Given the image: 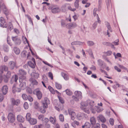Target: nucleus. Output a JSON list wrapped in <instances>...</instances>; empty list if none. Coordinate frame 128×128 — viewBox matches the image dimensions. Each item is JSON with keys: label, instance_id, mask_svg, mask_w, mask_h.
Here are the masks:
<instances>
[{"label": "nucleus", "instance_id": "nucleus-15", "mask_svg": "<svg viewBox=\"0 0 128 128\" xmlns=\"http://www.w3.org/2000/svg\"><path fill=\"white\" fill-rule=\"evenodd\" d=\"M75 96L81 99L82 98V93L81 92L78 91H76L74 92Z\"/></svg>", "mask_w": 128, "mask_h": 128}, {"label": "nucleus", "instance_id": "nucleus-56", "mask_svg": "<svg viewBox=\"0 0 128 128\" xmlns=\"http://www.w3.org/2000/svg\"><path fill=\"white\" fill-rule=\"evenodd\" d=\"M1 67L2 68V69L3 70H4L5 71H7L8 68V67L7 66L5 65H4L2 66Z\"/></svg>", "mask_w": 128, "mask_h": 128}, {"label": "nucleus", "instance_id": "nucleus-42", "mask_svg": "<svg viewBox=\"0 0 128 128\" xmlns=\"http://www.w3.org/2000/svg\"><path fill=\"white\" fill-rule=\"evenodd\" d=\"M81 108L82 109H83L84 108H86L85 107H86L87 106V104L86 103H84V102H82L81 104Z\"/></svg>", "mask_w": 128, "mask_h": 128}, {"label": "nucleus", "instance_id": "nucleus-60", "mask_svg": "<svg viewBox=\"0 0 128 128\" xmlns=\"http://www.w3.org/2000/svg\"><path fill=\"white\" fill-rule=\"evenodd\" d=\"M109 122L111 125L113 126L114 125V121L113 118H110L109 120Z\"/></svg>", "mask_w": 128, "mask_h": 128}, {"label": "nucleus", "instance_id": "nucleus-51", "mask_svg": "<svg viewBox=\"0 0 128 128\" xmlns=\"http://www.w3.org/2000/svg\"><path fill=\"white\" fill-rule=\"evenodd\" d=\"M98 24L97 22L96 21L92 25V28L94 29L96 27Z\"/></svg>", "mask_w": 128, "mask_h": 128}, {"label": "nucleus", "instance_id": "nucleus-17", "mask_svg": "<svg viewBox=\"0 0 128 128\" xmlns=\"http://www.w3.org/2000/svg\"><path fill=\"white\" fill-rule=\"evenodd\" d=\"M97 63L98 65L100 68H104L103 66L104 65L103 61L101 59H98L97 60Z\"/></svg>", "mask_w": 128, "mask_h": 128}, {"label": "nucleus", "instance_id": "nucleus-61", "mask_svg": "<svg viewBox=\"0 0 128 128\" xmlns=\"http://www.w3.org/2000/svg\"><path fill=\"white\" fill-rule=\"evenodd\" d=\"M48 88L50 91L51 92V93H52V94L54 93L53 91L54 89L51 86H48Z\"/></svg>", "mask_w": 128, "mask_h": 128}, {"label": "nucleus", "instance_id": "nucleus-35", "mask_svg": "<svg viewBox=\"0 0 128 128\" xmlns=\"http://www.w3.org/2000/svg\"><path fill=\"white\" fill-rule=\"evenodd\" d=\"M18 78L17 75H15L12 76L11 80H12L14 81L15 82H16L18 80Z\"/></svg>", "mask_w": 128, "mask_h": 128}, {"label": "nucleus", "instance_id": "nucleus-8", "mask_svg": "<svg viewBox=\"0 0 128 128\" xmlns=\"http://www.w3.org/2000/svg\"><path fill=\"white\" fill-rule=\"evenodd\" d=\"M0 26L3 28L7 27L6 23L4 18L2 17L0 18Z\"/></svg>", "mask_w": 128, "mask_h": 128}, {"label": "nucleus", "instance_id": "nucleus-28", "mask_svg": "<svg viewBox=\"0 0 128 128\" xmlns=\"http://www.w3.org/2000/svg\"><path fill=\"white\" fill-rule=\"evenodd\" d=\"M28 64L31 68H35L36 63L33 62L31 61H30L28 62Z\"/></svg>", "mask_w": 128, "mask_h": 128}, {"label": "nucleus", "instance_id": "nucleus-32", "mask_svg": "<svg viewBox=\"0 0 128 128\" xmlns=\"http://www.w3.org/2000/svg\"><path fill=\"white\" fill-rule=\"evenodd\" d=\"M50 122L52 124H54L56 121V119L55 117L53 118L51 116L50 118Z\"/></svg>", "mask_w": 128, "mask_h": 128}, {"label": "nucleus", "instance_id": "nucleus-19", "mask_svg": "<svg viewBox=\"0 0 128 128\" xmlns=\"http://www.w3.org/2000/svg\"><path fill=\"white\" fill-rule=\"evenodd\" d=\"M2 92L4 94H6L8 90V88L6 86H4L2 88Z\"/></svg>", "mask_w": 128, "mask_h": 128}, {"label": "nucleus", "instance_id": "nucleus-31", "mask_svg": "<svg viewBox=\"0 0 128 128\" xmlns=\"http://www.w3.org/2000/svg\"><path fill=\"white\" fill-rule=\"evenodd\" d=\"M13 28V26L12 24L10 22H9L8 25L7 29L10 30H11Z\"/></svg>", "mask_w": 128, "mask_h": 128}, {"label": "nucleus", "instance_id": "nucleus-10", "mask_svg": "<svg viewBox=\"0 0 128 128\" xmlns=\"http://www.w3.org/2000/svg\"><path fill=\"white\" fill-rule=\"evenodd\" d=\"M8 64L10 68L12 70L14 69L15 67L17 68L16 61H10L9 62Z\"/></svg>", "mask_w": 128, "mask_h": 128}, {"label": "nucleus", "instance_id": "nucleus-6", "mask_svg": "<svg viewBox=\"0 0 128 128\" xmlns=\"http://www.w3.org/2000/svg\"><path fill=\"white\" fill-rule=\"evenodd\" d=\"M34 92L36 93L37 98L39 100L41 99L42 96V94L39 89H36L34 90Z\"/></svg>", "mask_w": 128, "mask_h": 128}, {"label": "nucleus", "instance_id": "nucleus-50", "mask_svg": "<svg viewBox=\"0 0 128 128\" xmlns=\"http://www.w3.org/2000/svg\"><path fill=\"white\" fill-rule=\"evenodd\" d=\"M26 92L28 94H32V90L31 88H27L26 90Z\"/></svg>", "mask_w": 128, "mask_h": 128}, {"label": "nucleus", "instance_id": "nucleus-4", "mask_svg": "<svg viewBox=\"0 0 128 128\" xmlns=\"http://www.w3.org/2000/svg\"><path fill=\"white\" fill-rule=\"evenodd\" d=\"M48 9L49 10H51L53 14L59 12L60 11V10L59 8H54L52 6H50Z\"/></svg>", "mask_w": 128, "mask_h": 128}, {"label": "nucleus", "instance_id": "nucleus-13", "mask_svg": "<svg viewBox=\"0 0 128 128\" xmlns=\"http://www.w3.org/2000/svg\"><path fill=\"white\" fill-rule=\"evenodd\" d=\"M12 104L13 105H18L20 103V101L19 99L15 100L14 98L11 99Z\"/></svg>", "mask_w": 128, "mask_h": 128}, {"label": "nucleus", "instance_id": "nucleus-33", "mask_svg": "<svg viewBox=\"0 0 128 128\" xmlns=\"http://www.w3.org/2000/svg\"><path fill=\"white\" fill-rule=\"evenodd\" d=\"M15 88L14 86L12 88V91L14 93L15 92H20L21 90L22 89V88L21 89V88H16V90L15 91H14V88Z\"/></svg>", "mask_w": 128, "mask_h": 128}, {"label": "nucleus", "instance_id": "nucleus-64", "mask_svg": "<svg viewBox=\"0 0 128 128\" xmlns=\"http://www.w3.org/2000/svg\"><path fill=\"white\" fill-rule=\"evenodd\" d=\"M84 110V111L86 113L88 114L90 113V111L89 110V109H88L86 108H84V109H83Z\"/></svg>", "mask_w": 128, "mask_h": 128}, {"label": "nucleus", "instance_id": "nucleus-63", "mask_svg": "<svg viewBox=\"0 0 128 128\" xmlns=\"http://www.w3.org/2000/svg\"><path fill=\"white\" fill-rule=\"evenodd\" d=\"M114 68L116 70H117L118 72H120L121 71V70L118 67L116 66H114Z\"/></svg>", "mask_w": 128, "mask_h": 128}, {"label": "nucleus", "instance_id": "nucleus-34", "mask_svg": "<svg viewBox=\"0 0 128 128\" xmlns=\"http://www.w3.org/2000/svg\"><path fill=\"white\" fill-rule=\"evenodd\" d=\"M87 43L88 46H92L94 44V42L91 40H88L87 42Z\"/></svg>", "mask_w": 128, "mask_h": 128}, {"label": "nucleus", "instance_id": "nucleus-3", "mask_svg": "<svg viewBox=\"0 0 128 128\" xmlns=\"http://www.w3.org/2000/svg\"><path fill=\"white\" fill-rule=\"evenodd\" d=\"M1 8L3 10L5 14L6 15L8 14V11L5 6L4 4V3L2 4L1 3H0V13L1 11Z\"/></svg>", "mask_w": 128, "mask_h": 128}, {"label": "nucleus", "instance_id": "nucleus-41", "mask_svg": "<svg viewBox=\"0 0 128 128\" xmlns=\"http://www.w3.org/2000/svg\"><path fill=\"white\" fill-rule=\"evenodd\" d=\"M26 117L27 120L28 121L31 118V115L30 113H28L26 114Z\"/></svg>", "mask_w": 128, "mask_h": 128}, {"label": "nucleus", "instance_id": "nucleus-57", "mask_svg": "<svg viewBox=\"0 0 128 128\" xmlns=\"http://www.w3.org/2000/svg\"><path fill=\"white\" fill-rule=\"evenodd\" d=\"M24 106L25 109H27L28 108V103L27 102H25L24 104Z\"/></svg>", "mask_w": 128, "mask_h": 128}, {"label": "nucleus", "instance_id": "nucleus-5", "mask_svg": "<svg viewBox=\"0 0 128 128\" xmlns=\"http://www.w3.org/2000/svg\"><path fill=\"white\" fill-rule=\"evenodd\" d=\"M87 117V115L83 113L78 112L77 115V118L80 120L84 118H86Z\"/></svg>", "mask_w": 128, "mask_h": 128}, {"label": "nucleus", "instance_id": "nucleus-18", "mask_svg": "<svg viewBox=\"0 0 128 128\" xmlns=\"http://www.w3.org/2000/svg\"><path fill=\"white\" fill-rule=\"evenodd\" d=\"M26 72L24 70H19V74L21 75L19 78L22 76H25L26 77Z\"/></svg>", "mask_w": 128, "mask_h": 128}, {"label": "nucleus", "instance_id": "nucleus-9", "mask_svg": "<svg viewBox=\"0 0 128 128\" xmlns=\"http://www.w3.org/2000/svg\"><path fill=\"white\" fill-rule=\"evenodd\" d=\"M97 119L98 122L100 121L102 123H104L106 121V118L102 114H100L97 116Z\"/></svg>", "mask_w": 128, "mask_h": 128}, {"label": "nucleus", "instance_id": "nucleus-1", "mask_svg": "<svg viewBox=\"0 0 128 128\" xmlns=\"http://www.w3.org/2000/svg\"><path fill=\"white\" fill-rule=\"evenodd\" d=\"M26 77L25 76L21 77L19 78V80L20 82L19 86L20 88H24L26 86V82H25Z\"/></svg>", "mask_w": 128, "mask_h": 128}, {"label": "nucleus", "instance_id": "nucleus-52", "mask_svg": "<svg viewBox=\"0 0 128 128\" xmlns=\"http://www.w3.org/2000/svg\"><path fill=\"white\" fill-rule=\"evenodd\" d=\"M72 98L76 102H78L79 100V99H80V98H78L76 97V96H72Z\"/></svg>", "mask_w": 128, "mask_h": 128}, {"label": "nucleus", "instance_id": "nucleus-46", "mask_svg": "<svg viewBox=\"0 0 128 128\" xmlns=\"http://www.w3.org/2000/svg\"><path fill=\"white\" fill-rule=\"evenodd\" d=\"M11 72L10 71H8L6 74L4 75V76L10 78L11 77Z\"/></svg>", "mask_w": 128, "mask_h": 128}, {"label": "nucleus", "instance_id": "nucleus-38", "mask_svg": "<svg viewBox=\"0 0 128 128\" xmlns=\"http://www.w3.org/2000/svg\"><path fill=\"white\" fill-rule=\"evenodd\" d=\"M79 1V0H76L74 2V6L76 8H78Z\"/></svg>", "mask_w": 128, "mask_h": 128}, {"label": "nucleus", "instance_id": "nucleus-12", "mask_svg": "<svg viewBox=\"0 0 128 128\" xmlns=\"http://www.w3.org/2000/svg\"><path fill=\"white\" fill-rule=\"evenodd\" d=\"M68 111L69 114L71 116V119L72 120H74L76 116V113L74 112L71 111L70 109H68Z\"/></svg>", "mask_w": 128, "mask_h": 128}, {"label": "nucleus", "instance_id": "nucleus-2", "mask_svg": "<svg viewBox=\"0 0 128 128\" xmlns=\"http://www.w3.org/2000/svg\"><path fill=\"white\" fill-rule=\"evenodd\" d=\"M12 38L16 45H19L20 44L21 42V40L18 37V36H12Z\"/></svg>", "mask_w": 128, "mask_h": 128}, {"label": "nucleus", "instance_id": "nucleus-62", "mask_svg": "<svg viewBox=\"0 0 128 128\" xmlns=\"http://www.w3.org/2000/svg\"><path fill=\"white\" fill-rule=\"evenodd\" d=\"M97 10V8H94L93 10V15L94 16H97V14H96V12Z\"/></svg>", "mask_w": 128, "mask_h": 128}, {"label": "nucleus", "instance_id": "nucleus-25", "mask_svg": "<svg viewBox=\"0 0 128 128\" xmlns=\"http://www.w3.org/2000/svg\"><path fill=\"white\" fill-rule=\"evenodd\" d=\"M28 121L32 125L35 124L37 122L36 120L34 118H31Z\"/></svg>", "mask_w": 128, "mask_h": 128}, {"label": "nucleus", "instance_id": "nucleus-40", "mask_svg": "<svg viewBox=\"0 0 128 128\" xmlns=\"http://www.w3.org/2000/svg\"><path fill=\"white\" fill-rule=\"evenodd\" d=\"M57 110L59 111L60 109L62 110V108L59 104L57 105L54 107Z\"/></svg>", "mask_w": 128, "mask_h": 128}, {"label": "nucleus", "instance_id": "nucleus-23", "mask_svg": "<svg viewBox=\"0 0 128 128\" xmlns=\"http://www.w3.org/2000/svg\"><path fill=\"white\" fill-rule=\"evenodd\" d=\"M13 50L14 53L16 54H19L20 52V49L18 48L15 46L13 48Z\"/></svg>", "mask_w": 128, "mask_h": 128}, {"label": "nucleus", "instance_id": "nucleus-49", "mask_svg": "<svg viewBox=\"0 0 128 128\" xmlns=\"http://www.w3.org/2000/svg\"><path fill=\"white\" fill-rule=\"evenodd\" d=\"M3 49L4 51L7 52L8 51L9 48L7 46L5 45L4 46Z\"/></svg>", "mask_w": 128, "mask_h": 128}, {"label": "nucleus", "instance_id": "nucleus-36", "mask_svg": "<svg viewBox=\"0 0 128 128\" xmlns=\"http://www.w3.org/2000/svg\"><path fill=\"white\" fill-rule=\"evenodd\" d=\"M62 75L66 80H68L69 78L67 74L64 73H62Z\"/></svg>", "mask_w": 128, "mask_h": 128}, {"label": "nucleus", "instance_id": "nucleus-47", "mask_svg": "<svg viewBox=\"0 0 128 128\" xmlns=\"http://www.w3.org/2000/svg\"><path fill=\"white\" fill-rule=\"evenodd\" d=\"M59 118L60 121L63 122L64 121V117L63 114H60L59 116Z\"/></svg>", "mask_w": 128, "mask_h": 128}, {"label": "nucleus", "instance_id": "nucleus-20", "mask_svg": "<svg viewBox=\"0 0 128 128\" xmlns=\"http://www.w3.org/2000/svg\"><path fill=\"white\" fill-rule=\"evenodd\" d=\"M90 120L92 126H94L96 124V120L95 117L93 116L91 117L90 119Z\"/></svg>", "mask_w": 128, "mask_h": 128}, {"label": "nucleus", "instance_id": "nucleus-16", "mask_svg": "<svg viewBox=\"0 0 128 128\" xmlns=\"http://www.w3.org/2000/svg\"><path fill=\"white\" fill-rule=\"evenodd\" d=\"M71 44L72 45H82L83 44H85V43L84 42H82L79 41H75L72 42Z\"/></svg>", "mask_w": 128, "mask_h": 128}, {"label": "nucleus", "instance_id": "nucleus-27", "mask_svg": "<svg viewBox=\"0 0 128 128\" xmlns=\"http://www.w3.org/2000/svg\"><path fill=\"white\" fill-rule=\"evenodd\" d=\"M91 126L90 124L88 122H85L84 125L82 126V128H90Z\"/></svg>", "mask_w": 128, "mask_h": 128}, {"label": "nucleus", "instance_id": "nucleus-59", "mask_svg": "<svg viewBox=\"0 0 128 128\" xmlns=\"http://www.w3.org/2000/svg\"><path fill=\"white\" fill-rule=\"evenodd\" d=\"M61 25L62 27H64L65 26L66 24L64 21V20H62L61 22Z\"/></svg>", "mask_w": 128, "mask_h": 128}, {"label": "nucleus", "instance_id": "nucleus-30", "mask_svg": "<svg viewBox=\"0 0 128 128\" xmlns=\"http://www.w3.org/2000/svg\"><path fill=\"white\" fill-rule=\"evenodd\" d=\"M69 28H74L77 26L76 24L75 23H70L68 24Z\"/></svg>", "mask_w": 128, "mask_h": 128}, {"label": "nucleus", "instance_id": "nucleus-45", "mask_svg": "<svg viewBox=\"0 0 128 128\" xmlns=\"http://www.w3.org/2000/svg\"><path fill=\"white\" fill-rule=\"evenodd\" d=\"M96 108V110L98 112H102L103 110V108H100L97 106H95Z\"/></svg>", "mask_w": 128, "mask_h": 128}, {"label": "nucleus", "instance_id": "nucleus-39", "mask_svg": "<svg viewBox=\"0 0 128 128\" xmlns=\"http://www.w3.org/2000/svg\"><path fill=\"white\" fill-rule=\"evenodd\" d=\"M55 86L56 88L58 89H60L62 88V86L58 83L56 82Z\"/></svg>", "mask_w": 128, "mask_h": 128}, {"label": "nucleus", "instance_id": "nucleus-26", "mask_svg": "<svg viewBox=\"0 0 128 128\" xmlns=\"http://www.w3.org/2000/svg\"><path fill=\"white\" fill-rule=\"evenodd\" d=\"M18 120L20 122H23L24 121V118L23 117L20 115H18L17 116Z\"/></svg>", "mask_w": 128, "mask_h": 128}, {"label": "nucleus", "instance_id": "nucleus-7", "mask_svg": "<svg viewBox=\"0 0 128 128\" xmlns=\"http://www.w3.org/2000/svg\"><path fill=\"white\" fill-rule=\"evenodd\" d=\"M8 120L11 123H13L15 120V117L14 115L12 113L10 112L8 116Z\"/></svg>", "mask_w": 128, "mask_h": 128}, {"label": "nucleus", "instance_id": "nucleus-54", "mask_svg": "<svg viewBox=\"0 0 128 128\" xmlns=\"http://www.w3.org/2000/svg\"><path fill=\"white\" fill-rule=\"evenodd\" d=\"M42 62H43L45 64L47 65L48 66L50 67L51 68H52L53 67V66H52L48 63L46 61H42Z\"/></svg>", "mask_w": 128, "mask_h": 128}, {"label": "nucleus", "instance_id": "nucleus-24", "mask_svg": "<svg viewBox=\"0 0 128 128\" xmlns=\"http://www.w3.org/2000/svg\"><path fill=\"white\" fill-rule=\"evenodd\" d=\"M106 2L107 6V8L108 10L110 8V5H111V0H106Z\"/></svg>", "mask_w": 128, "mask_h": 128}, {"label": "nucleus", "instance_id": "nucleus-22", "mask_svg": "<svg viewBox=\"0 0 128 128\" xmlns=\"http://www.w3.org/2000/svg\"><path fill=\"white\" fill-rule=\"evenodd\" d=\"M35 79L31 78H30L29 80L33 85H37L38 84V82Z\"/></svg>", "mask_w": 128, "mask_h": 128}, {"label": "nucleus", "instance_id": "nucleus-55", "mask_svg": "<svg viewBox=\"0 0 128 128\" xmlns=\"http://www.w3.org/2000/svg\"><path fill=\"white\" fill-rule=\"evenodd\" d=\"M94 102L93 101H92V100L91 101H90V106H90L91 109H90L91 110L92 109V108L94 105Z\"/></svg>", "mask_w": 128, "mask_h": 128}, {"label": "nucleus", "instance_id": "nucleus-11", "mask_svg": "<svg viewBox=\"0 0 128 128\" xmlns=\"http://www.w3.org/2000/svg\"><path fill=\"white\" fill-rule=\"evenodd\" d=\"M50 104V101L49 99L47 98H45L44 101L42 102L43 106L45 108H47L48 107V105Z\"/></svg>", "mask_w": 128, "mask_h": 128}, {"label": "nucleus", "instance_id": "nucleus-29", "mask_svg": "<svg viewBox=\"0 0 128 128\" xmlns=\"http://www.w3.org/2000/svg\"><path fill=\"white\" fill-rule=\"evenodd\" d=\"M30 52H28L26 50L23 51L21 53V54L22 56L24 57H26V54H28L27 58L30 56V54H29Z\"/></svg>", "mask_w": 128, "mask_h": 128}, {"label": "nucleus", "instance_id": "nucleus-48", "mask_svg": "<svg viewBox=\"0 0 128 128\" xmlns=\"http://www.w3.org/2000/svg\"><path fill=\"white\" fill-rule=\"evenodd\" d=\"M100 124L98 123L96 124L95 126H93L91 127V128H100Z\"/></svg>", "mask_w": 128, "mask_h": 128}, {"label": "nucleus", "instance_id": "nucleus-37", "mask_svg": "<svg viewBox=\"0 0 128 128\" xmlns=\"http://www.w3.org/2000/svg\"><path fill=\"white\" fill-rule=\"evenodd\" d=\"M46 108L43 106L41 107L40 108V111L42 113H45L46 112Z\"/></svg>", "mask_w": 128, "mask_h": 128}, {"label": "nucleus", "instance_id": "nucleus-58", "mask_svg": "<svg viewBox=\"0 0 128 128\" xmlns=\"http://www.w3.org/2000/svg\"><path fill=\"white\" fill-rule=\"evenodd\" d=\"M65 91H66V94L70 96L72 94V93L68 89H66L64 92Z\"/></svg>", "mask_w": 128, "mask_h": 128}, {"label": "nucleus", "instance_id": "nucleus-53", "mask_svg": "<svg viewBox=\"0 0 128 128\" xmlns=\"http://www.w3.org/2000/svg\"><path fill=\"white\" fill-rule=\"evenodd\" d=\"M27 96L25 94H23L22 96V97L23 99L24 100H26L28 98Z\"/></svg>", "mask_w": 128, "mask_h": 128}, {"label": "nucleus", "instance_id": "nucleus-14", "mask_svg": "<svg viewBox=\"0 0 128 128\" xmlns=\"http://www.w3.org/2000/svg\"><path fill=\"white\" fill-rule=\"evenodd\" d=\"M31 75L32 78H33L34 79H36L39 77V74L38 72L34 71L31 73Z\"/></svg>", "mask_w": 128, "mask_h": 128}, {"label": "nucleus", "instance_id": "nucleus-21", "mask_svg": "<svg viewBox=\"0 0 128 128\" xmlns=\"http://www.w3.org/2000/svg\"><path fill=\"white\" fill-rule=\"evenodd\" d=\"M105 24L106 26L108 29L107 30H108L110 31L111 32H112V30L110 23L107 22H105Z\"/></svg>", "mask_w": 128, "mask_h": 128}, {"label": "nucleus", "instance_id": "nucleus-44", "mask_svg": "<svg viewBox=\"0 0 128 128\" xmlns=\"http://www.w3.org/2000/svg\"><path fill=\"white\" fill-rule=\"evenodd\" d=\"M58 97L59 99L60 102L62 104H64V102L63 98L58 96Z\"/></svg>", "mask_w": 128, "mask_h": 128}, {"label": "nucleus", "instance_id": "nucleus-43", "mask_svg": "<svg viewBox=\"0 0 128 128\" xmlns=\"http://www.w3.org/2000/svg\"><path fill=\"white\" fill-rule=\"evenodd\" d=\"M10 78H8V77L4 76L3 79H4V82L5 83L8 82Z\"/></svg>", "mask_w": 128, "mask_h": 128}]
</instances>
